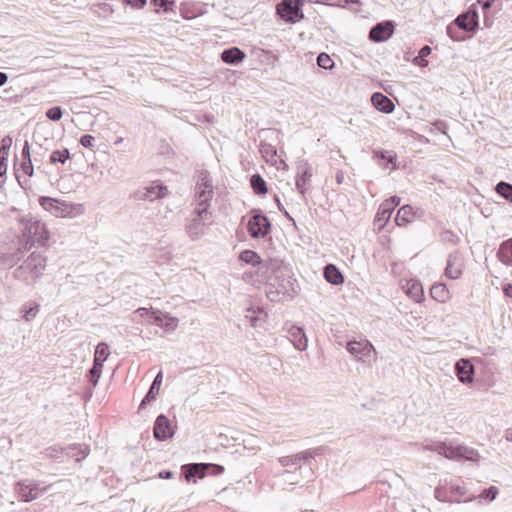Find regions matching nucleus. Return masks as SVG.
<instances>
[{
    "label": "nucleus",
    "instance_id": "53",
    "mask_svg": "<svg viewBox=\"0 0 512 512\" xmlns=\"http://www.w3.org/2000/svg\"><path fill=\"white\" fill-rule=\"evenodd\" d=\"M395 161H396V155L388 152L386 159H384L383 162H379V165L386 169L389 167V164H392L391 168L396 169L397 166L395 164Z\"/></svg>",
    "mask_w": 512,
    "mask_h": 512
},
{
    "label": "nucleus",
    "instance_id": "15",
    "mask_svg": "<svg viewBox=\"0 0 512 512\" xmlns=\"http://www.w3.org/2000/svg\"><path fill=\"white\" fill-rule=\"evenodd\" d=\"M15 492L18 498L24 502H30L39 497L38 485L29 480L18 482L15 486Z\"/></svg>",
    "mask_w": 512,
    "mask_h": 512
},
{
    "label": "nucleus",
    "instance_id": "35",
    "mask_svg": "<svg viewBox=\"0 0 512 512\" xmlns=\"http://www.w3.org/2000/svg\"><path fill=\"white\" fill-rule=\"evenodd\" d=\"M199 465H208V463L191 464L189 467V470L186 472V479L188 481H190L191 478H194V477L203 478L206 475H208V472H207L208 469H201Z\"/></svg>",
    "mask_w": 512,
    "mask_h": 512
},
{
    "label": "nucleus",
    "instance_id": "30",
    "mask_svg": "<svg viewBox=\"0 0 512 512\" xmlns=\"http://www.w3.org/2000/svg\"><path fill=\"white\" fill-rule=\"evenodd\" d=\"M15 170V175L19 184L21 185V187L25 188L27 185V181L22 180V175L19 173V171L21 170L24 176L31 177L34 171L31 159L22 160V162L20 163V168H15Z\"/></svg>",
    "mask_w": 512,
    "mask_h": 512
},
{
    "label": "nucleus",
    "instance_id": "36",
    "mask_svg": "<svg viewBox=\"0 0 512 512\" xmlns=\"http://www.w3.org/2000/svg\"><path fill=\"white\" fill-rule=\"evenodd\" d=\"M85 205L82 203H66V218H76L85 213Z\"/></svg>",
    "mask_w": 512,
    "mask_h": 512
},
{
    "label": "nucleus",
    "instance_id": "1",
    "mask_svg": "<svg viewBox=\"0 0 512 512\" xmlns=\"http://www.w3.org/2000/svg\"><path fill=\"white\" fill-rule=\"evenodd\" d=\"M268 269L271 274L266 284V295L272 302H281L292 299L296 294V280L292 277L291 270L281 261H271Z\"/></svg>",
    "mask_w": 512,
    "mask_h": 512
},
{
    "label": "nucleus",
    "instance_id": "52",
    "mask_svg": "<svg viewBox=\"0 0 512 512\" xmlns=\"http://www.w3.org/2000/svg\"><path fill=\"white\" fill-rule=\"evenodd\" d=\"M151 2L155 6L162 8L164 11L171 10L174 5V0H151Z\"/></svg>",
    "mask_w": 512,
    "mask_h": 512
},
{
    "label": "nucleus",
    "instance_id": "49",
    "mask_svg": "<svg viewBox=\"0 0 512 512\" xmlns=\"http://www.w3.org/2000/svg\"><path fill=\"white\" fill-rule=\"evenodd\" d=\"M69 69H71V71H69V72L66 71V77L81 78L82 76L86 75V73L82 69L75 68L74 66L70 65L69 63H66V70H69Z\"/></svg>",
    "mask_w": 512,
    "mask_h": 512
},
{
    "label": "nucleus",
    "instance_id": "61",
    "mask_svg": "<svg viewBox=\"0 0 512 512\" xmlns=\"http://www.w3.org/2000/svg\"><path fill=\"white\" fill-rule=\"evenodd\" d=\"M22 160L31 159L30 157V146L28 141H25L24 146L22 148Z\"/></svg>",
    "mask_w": 512,
    "mask_h": 512
},
{
    "label": "nucleus",
    "instance_id": "40",
    "mask_svg": "<svg viewBox=\"0 0 512 512\" xmlns=\"http://www.w3.org/2000/svg\"><path fill=\"white\" fill-rule=\"evenodd\" d=\"M103 365H97V363L93 362L92 368L88 371L87 377L89 381L96 386L101 377Z\"/></svg>",
    "mask_w": 512,
    "mask_h": 512
},
{
    "label": "nucleus",
    "instance_id": "46",
    "mask_svg": "<svg viewBox=\"0 0 512 512\" xmlns=\"http://www.w3.org/2000/svg\"><path fill=\"white\" fill-rule=\"evenodd\" d=\"M499 493V490L496 486H490L489 488L484 489L479 498L486 499L488 501H493Z\"/></svg>",
    "mask_w": 512,
    "mask_h": 512
},
{
    "label": "nucleus",
    "instance_id": "33",
    "mask_svg": "<svg viewBox=\"0 0 512 512\" xmlns=\"http://www.w3.org/2000/svg\"><path fill=\"white\" fill-rule=\"evenodd\" d=\"M250 184L255 194L265 195L268 191L265 180L259 174H253L250 178Z\"/></svg>",
    "mask_w": 512,
    "mask_h": 512
},
{
    "label": "nucleus",
    "instance_id": "8",
    "mask_svg": "<svg viewBox=\"0 0 512 512\" xmlns=\"http://www.w3.org/2000/svg\"><path fill=\"white\" fill-rule=\"evenodd\" d=\"M346 349L350 354L364 363H370L372 360H375L376 351L374 346L366 339L349 341L346 345Z\"/></svg>",
    "mask_w": 512,
    "mask_h": 512
},
{
    "label": "nucleus",
    "instance_id": "28",
    "mask_svg": "<svg viewBox=\"0 0 512 512\" xmlns=\"http://www.w3.org/2000/svg\"><path fill=\"white\" fill-rule=\"evenodd\" d=\"M498 259L505 265H512V238L502 242L497 251Z\"/></svg>",
    "mask_w": 512,
    "mask_h": 512
},
{
    "label": "nucleus",
    "instance_id": "21",
    "mask_svg": "<svg viewBox=\"0 0 512 512\" xmlns=\"http://www.w3.org/2000/svg\"><path fill=\"white\" fill-rule=\"evenodd\" d=\"M462 274V258L458 252L450 254L445 268V275L450 279H458Z\"/></svg>",
    "mask_w": 512,
    "mask_h": 512
},
{
    "label": "nucleus",
    "instance_id": "24",
    "mask_svg": "<svg viewBox=\"0 0 512 512\" xmlns=\"http://www.w3.org/2000/svg\"><path fill=\"white\" fill-rule=\"evenodd\" d=\"M246 57V54L244 51H242L238 47H231L228 49H225L221 53V59L224 63L230 64V65H237L241 63Z\"/></svg>",
    "mask_w": 512,
    "mask_h": 512
},
{
    "label": "nucleus",
    "instance_id": "34",
    "mask_svg": "<svg viewBox=\"0 0 512 512\" xmlns=\"http://www.w3.org/2000/svg\"><path fill=\"white\" fill-rule=\"evenodd\" d=\"M110 352L108 349V346L104 342H100L95 349L94 353V363H97V365H103V363L107 360Z\"/></svg>",
    "mask_w": 512,
    "mask_h": 512
},
{
    "label": "nucleus",
    "instance_id": "16",
    "mask_svg": "<svg viewBox=\"0 0 512 512\" xmlns=\"http://www.w3.org/2000/svg\"><path fill=\"white\" fill-rule=\"evenodd\" d=\"M453 23L465 32H474L478 28V13L475 9H469L458 15Z\"/></svg>",
    "mask_w": 512,
    "mask_h": 512
},
{
    "label": "nucleus",
    "instance_id": "55",
    "mask_svg": "<svg viewBox=\"0 0 512 512\" xmlns=\"http://www.w3.org/2000/svg\"><path fill=\"white\" fill-rule=\"evenodd\" d=\"M6 171H7V159L2 157V158H0V188L5 184Z\"/></svg>",
    "mask_w": 512,
    "mask_h": 512
},
{
    "label": "nucleus",
    "instance_id": "19",
    "mask_svg": "<svg viewBox=\"0 0 512 512\" xmlns=\"http://www.w3.org/2000/svg\"><path fill=\"white\" fill-rule=\"evenodd\" d=\"M39 204L51 215L60 218L64 217V203L59 199L41 196L39 198Z\"/></svg>",
    "mask_w": 512,
    "mask_h": 512
},
{
    "label": "nucleus",
    "instance_id": "7",
    "mask_svg": "<svg viewBox=\"0 0 512 512\" xmlns=\"http://www.w3.org/2000/svg\"><path fill=\"white\" fill-rule=\"evenodd\" d=\"M304 0H282L277 4L279 17L288 23H297L304 18L302 7Z\"/></svg>",
    "mask_w": 512,
    "mask_h": 512
},
{
    "label": "nucleus",
    "instance_id": "64",
    "mask_svg": "<svg viewBox=\"0 0 512 512\" xmlns=\"http://www.w3.org/2000/svg\"><path fill=\"white\" fill-rule=\"evenodd\" d=\"M478 2L481 4L484 10H487L492 6L494 0H478Z\"/></svg>",
    "mask_w": 512,
    "mask_h": 512
},
{
    "label": "nucleus",
    "instance_id": "29",
    "mask_svg": "<svg viewBox=\"0 0 512 512\" xmlns=\"http://www.w3.org/2000/svg\"><path fill=\"white\" fill-rule=\"evenodd\" d=\"M430 295L433 299L440 303H445L449 300L450 294L445 284H434L430 289Z\"/></svg>",
    "mask_w": 512,
    "mask_h": 512
},
{
    "label": "nucleus",
    "instance_id": "4",
    "mask_svg": "<svg viewBox=\"0 0 512 512\" xmlns=\"http://www.w3.org/2000/svg\"><path fill=\"white\" fill-rule=\"evenodd\" d=\"M45 268V258L38 253H31L30 256L14 271V277L18 280L29 283L38 278Z\"/></svg>",
    "mask_w": 512,
    "mask_h": 512
},
{
    "label": "nucleus",
    "instance_id": "23",
    "mask_svg": "<svg viewBox=\"0 0 512 512\" xmlns=\"http://www.w3.org/2000/svg\"><path fill=\"white\" fill-rule=\"evenodd\" d=\"M373 106L380 112L389 114L395 109L392 100L381 92H375L371 96Z\"/></svg>",
    "mask_w": 512,
    "mask_h": 512
},
{
    "label": "nucleus",
    "instance_id": "31",
    "mask_svg": "<svg viewBox=\"0 0 512 512\" xmlns=\"http://www.w3.org/2000/svg\"><path fill=\"white\" fill-rule=\"evenodd\" d=\"M412 218L413 208L410 205H404L398 210L395 222L398 226H405L412 221Z\"/></svg>",
    "mask_w": 512,
    "mask_h": 512
},
{
    "label": "nucleus",
    "instance_id": "26",
    "mask_svg": "<svg viewBox=\"0 0 512 512\" xmlns=\"http://www.w3.org/2000/svg\"><path fill=\"white\" fill-rule=\"evenodd\" d=\"M324 278L332 285H340L344 282V277L334 264H327L324 268Z\"/></svg>",
    "mask_w": 512,
    "mask_h": 512
},
{
    "label": "nucleus",
    "instance_id": "9",
    "mask_svg": "<svg viewBox=\"0 0 512 512\" xmlns=\"http://www.w3.org/2000/svg\"><path fill=\"white\" fill-rule=\"evenodd\" d=\"M137 312L142 316H146V320L164 328L166 331H173L177 328L179 320L176 317H171L168 314H163L160 311H151L147 308H139Z\"/></svg>",
    "mask_w": 512,
    "mask_h": 512
},
{
    "label": "nucleus",
    "instance_id": "58",
    "mask_svg": "<svg viewBox=\"0 0 512 512\" xmlns=\"http://www.w3.org/2000/svg\"><path fill=\"white\" fill-rule=\"evenodd\" d=\"M383 203L394 211V209L400 204V198L398 196H392Z\"/></svg>",
    "mask_w": 512,
    "mask_h": 512
},
{
    "label": "nucleus",
    "instance_id": "57",
    "mask_svg": "<svg viewBox=\"0 0 512 512\" xmlns=\"http://www.w3.org/2000/svg\"><path fill=\"white\" fill-rule=\"evenodd\" d=\"M124 2L133 8L142 9L146 5L147 0H124Z\"/></svg>",
    "mask_w": 512,
    "mask_h": 512
},
{
    "label": "nucleus",
    "instance_id": "27",
    "mask_svg": "<svg viewBox=\"0 0 512 512\" xmlns=\"http://www.w3.org/2000/svg\"><path fill=\"white\" fill-rule=\"evenodd\" d=\"M407 295L416 303H420L424 298L423 287L416 280H409L406 284Z\"/></svg>",
    "mask_w": 512,
    "mask_h": 512
},
{
    "label": "nucleus",
    "instance_id": "20",
    "mask_svg": "<svg viewBox=\"0 0 512 512\" xmlns=\"http://www.w3.org/2000/svg\"><path fill=\"white\" fill-rule=\"evenodd\" d=\"M90 453V447L87 444L66 443V458L73 459L79 463Z\"/></svg>",
    "mask_w": 512,
    "mask_h": 512
},
{
    "label": "nucleus",
    "instance_id": "60",
    "mask_svg": "<svg viewBox=\"0 0 512 512\" xmlns=\"http://www.w3.org/2000/svg\"><path fill=\"white\" fill-rule=\"evenodd\" d=\"M388 152L382 151V150H375L373 152V158L379 163L384 161L386 159Z\"/></svg>",
    "mask_w": 512,
    "mask_h": 512
},
{
    "label": "nucleus",
    "instance_id": "5",
    "mask_svg": "<svg viewBox=\"0 0 512 512\" xmlns=\"http://www.w3.org/2000/svg\"><path fill=\"white\" fill-rule=\"evenodd\" d=\"M211 223V213L205 208L194 209L191 215L186 219L185 232L192 240H197L205 234L206 226Z\"/></svg>",
    "mask_w": 512,
    "mask_h": 512
},
{
    "label": "nucleus",
    "instance_id": "2",
    "mask_svg": "<svg viewBox=\"0 0 512 512\" xmlns=\"http://www.w3.org/2000/svg\"><path fill=\"white\" fill-rule=\"evenodd\" d=\"M19 229L21 231L20 241L26 250L34 245L43 246L49 239L45 225L31 215L19 218Z\"/></svg>",
    "mask_w": 512,
    "mask_h": 512
},
{
    "label": "nucleus",
    "instance_id": "48",
    "mask_svg": "<svg viewBox=\"0 0 512 512\" xmlns=\"http://www.w3.org/2000/svg\"><path fill=\"white\" fill-rule=\"evenodd\" d=\"M201 469H208V475H220L224 472V467L219 464L208 463V465H199Z\"/></svg>",
    "mask_w": 512,
    "mask_h": 512
},
{
    "label": "nucleus",
    "instance_id": "11",
    "mask_svg": "<svg viewBox=\"0 0 512 512\" xmlns=\"http://www.w3.org/2000/svg\"><path fill=\"white\" fill-rule=\"evenodd\" d=\"M168 189L162 183H152L150 185L137 189L132 197L137 201H150L153 202L161 199L167 195Z\"/></svg>",
    "mask_w": 512,
    "mask_h": 512
},
{
    "label": "nucleus",
    "instance_id": "22",
    "mask_svg": "<svg viewBox=\"0 0 512 512\" xmlns=\"http://www.w3.org/2000/svg\"><path fill=\"white\" fill-rule=\"evenodd\" d=\"M288 338L294 345V347L299 351L306 350L308 346V340L305 335V332L301 327L291 326L288 329Z\"/></svg>",
    "mask_w": 512,
    "mask_h": 512
},
{
    "label": "nucleus",
    "instance_id": "17",
    "mask_svg": "<svg viewBox=\"0 0 512 512\" xmlns=\"http://www.w3.org/2000/svg\"><path fill=\"white\" fill-rule=\"evenodd\" d=\"M312 177L311 167L305 160H300L297 163V177L296 188L300 194L304 195L306 191V184Z\"/></svg>",
    "mask_w": 512,
    "mask_h": 512
},
{
    "label": "nucleus",
    "instance_id": "54",
    "mask_svg": "<svg viewBox=\"0 0 512 512\" xmlns=\"http://www.w3.org/2000/svg\"><path fill=\"white\" fill-rule=\"evenodd\" d=\"M441 237H442V240L445 241V242H450L452 244H456L459 240L458 236L450 231V230H446L444 231L442 234H441Z\"/></svg>",
    "mask_w": 512,
    "mask_h": 512
},
{
    "label": "nucleus",
    "instance_id": "14",
    "mask_svg": "<svg viewBox=\"0 0 512 512\" xmlns=\"http://www.w3.org/2000/svg\"><path fill=\"white\" fill-rule=\"evenodd\" d=\"M153 433L155 439L165 441L174 436L175 430L172 428L169 419L164 414H160L154 422Z\"/></svg>",
    "mask_w": 512,
    "mask_h": 512
},
{
    "label": "nucleus",
    "instance_id": "39",
    "mask_svg": "<svg viewBox=\"0 0 512 512\" xmlns=\"http://www.w3.org/2000/svg\"><path fill=\"white\" fill-rule=\"evenodd\" d=\"M496 192L506 200L512 201V184L501 181L496 185Z\"/></svg>",
    "mask_w": 512,
    "mask_h": 512
},
{
    "label": "nucleus",
    "instance_id": "25",
    "mask_svg": "<svg viewBox=\"0 0 512 512\" xmlns=\"http://www.w3.org/2000/svg\"><path fill=\"white\" fill-rule=\"evenodd\" d=\"M162 379H163V373H162V371H159L158 374L156 375V377L154 378L148 392L142 399L140 406H139L140 409L145 408V406L148 403H150L151 401L156 399V395L158 394V391L162 384Z\"/></svg>",
    "mask_w": 512,
    "mask_h": 512
},
{
    "label": "nucleus",
    "instance_id": "51",
    "mask_svg": "<svg viewBox=\"0 0 512 512\" xmlns=\"http://www.w3.org/2000/svg\"><path fill=\"white\" fill-rule=\"evenodd\" d=\"M278 462L280 463L281 466H284V467L298 465L296 455L280 457L278 459Z\"/></svg>",
    "mask_w": 512,
    "mask_h": 512
},
{
    "label": "nucleus",
    "instance_id": "32",
    "mask_svg": "<svg viewBox=\"0 0 512 512\" xmlns=\"http://www.w3.org/2000/svg\"><path fill=\"white\" fill-rule=\"evenodd\" d=\"M393 210L382 203L375 216V223L379 225V228H382L391 218Z\"/></svg>",
    "mask_w": 512,
    "mask_h": 512
},
{
    "label": "nucleus",
    "instance_id": "13",
    "mask_svg": "<svg viewBox=\"0 0 512 512\" xmlns=\"http://www.w3.org/2000/svg\"><path fill=\"white\" fill-rule=\"evenodd\" d=\"M393 21H382L374 25L369 32V38L373 42H384L388 40L394 33Z\"/></svg>",
    "mask_w": 512,
    "mask_h": 512
},
{
    "label": "nucleus",
    "instance_id": "50",
    "mask_svg": "<svg viewBox=\"0 0 512 512\" xmlns=\"http://www.w3.org/2000/svg\"><path fill=\"white\" fill-rule=\"evenodd\" d=\"M62 115H63V111H62V108L59 106L52 107V108L48 109V111L46 112V116L50 120H59V119H61Z\"/></svg>",
    "mask_w": 512,
    "mask_h": 512
},
{
    "label": "nucleus",
    "instance_id": "41",
    "mask_svg": "<svg viewBox=\"0 0 512 512\" xmlns=\"http://www.w3.org/2000/svg\"><path fill=\"white\" fill-rule=\"evenodd\" d=\"M431 48L428 45L423 46L419 52L418 56L415 57L414 62L420 66H427L428 62L425 60L431 54Z\"/></svg>",
    "mask_w": 512,
    "mask_h": 512
},
{
    "label": "nucleus",
    "instance_id": "63",
    "mask_svg": "<svg viewBox=\"0 0 512 512\" xmlns=\"http://www.w3.org/2000/svg\"><path fill=\"white\" fill-rule=\"evenodd\" d=\"M503 293L506 297L512 298V284H506L503 287Z\"/></svg>",
    "mask_w": 512,
    "mask_h": 512
},
{
    "label": "nucleus",
    "instance_id": "62",
    "mask_svg": "<svg viewBox=\"0 0 512 512\" xmlns=\"http://www.w3.org/2000/svg\"><path fill=\"white\" fill-rule=\"evenodd\" d=\"M98 7L101 11H103V13H106V14H111L114 11L112 6L108 3H100V4H98Z\"/></svg>",
    "mask_w": 512,
    "mask_h": 512
},
{
    "label": "nucleus",
    "instance_id": "42",
    "mask_svg": "<svg viewBox=\"0 0 512 512\" xmlns=\"http://www.w3.org/2000/svg\"><path fill=\"white\" fill-rule=\"evenodd\" d=\"M317 64L319 67H321L325 70H330L334 67L333 60L326 53L319 54V56L317 57Z\"/></svg>",
    "mask_w": 512,
    "mask_h": 512
},
{
    "label": "nucleus",
    "instance_id": "56",
    "mask_svg": "<svg viewBox=\"0 0 512 512\" xmlns=\"http://www.w3.org/2000/svg\"><path fill=\"white\" fill-rule=\"evenodd\" d=\"M50 162L53 164L57 162L64 164V153L61 152L60 150L52 152V154L50 155Z\"/></svg>",
    "mask_w": 512,
    "mask_h": 512
},
{
    "label": "nucleus",
    "instance_id": "10",
    "mask_svg": "<svg viewBox=\"0 0 512 512\" xmlns=\"http://www.w3.org/2000/svg\"><path fill=\"white\" fill-rule=\"evenodd\" d=\"M465 494V487L458 484H451L449 488L438 485L434 489V497L440 502L461 503V497Z\"/></svg>",
    "mask_w": 512,
    "mask_h": 512
},
{
    "label": "nucleus",
    "instance_id": "43",
    "mask_svg": "<svg viewBox=\"0 0 512 512\" xmlns=\"http://www.w3.org/2000/svg\"><path fill=\"white\" fill-rule=\"evenodd\" d=\"M461 30L455 23H451L447 26L446 32L447 35L453 40V41H462L464 40V37L459 32Z\"/></svg>",
    "mask_w": 512,
    "mask_h": 512
},
{
    "label": "nucleus",
    "instance_id": "59",
    "mask_svg": "<svg viewBox=\"0 0 512 512\" xmlns=\"http://www.w3.org/2000/svg\"><path fill=\"white\" fill-rule=\"evenodd\" d=\"M93 141H94V137L89 134L83 135L80 139V143L84 147H91Z\"/></svg>",
    "mask_w": 512,
    "mask_h": 512
},
{
    "label": "nucleus",
    "instance_id": "37",
    "mask_svg": "<svg viewBox=\"0 0 512 512\" xmlns=\"http://www.w3.org/2000/svg\"><path fill=\"white\" fill-rule=\"evenodd\" d=\"M239 259L246 264L256 266L261 263L260 256L252 250H244L240 253Z\"/></svg>",
    "mask_w": 512,
    "mask_h": 512
},
{
    "label": "nucleus",
    "instance_id": "12",
    "mask_svg": "<svg viewBox=\"0 0 512 512\" xmlns=\"http://www.w3.org/2000/svg\"><path fill=\"white\" fill-rule=\"evenodd\" d=\"M247 229L252 238H262L270 232L271 224L266 216L255 214L250 218Z\"/></svg>",
    "mask_w": 512,
    "mask_h": 512
},
{
    "label": "nucleus",
    "instance_id": "6",
    "mask_svg": "<svg viewBox=\"0 0 512 512\" xmlns=\"http://www.w3.org/2000/svg\"><path fill=\"white\" fill-rule=\"evenodd\" d=\"M213 195L214 191L210 174L206 170L201 171L195 185V209L205 208L206 211H209Z\"/></svg>",
    "mask_w": 512,
    "mask_h": 512
},
{
    "label": "nucleus",
    "instance_id": "44",
    "mask_svg": "<svg viewBox=\"0 0 512 512\" xmlns=\"http://www.w3.org/2000/svg\"><path fill=\"white\" fill-rule=\"evenodd\" d=\"M320 451H321V448L309 449V450H305V451L300 452L295 455H296L297 461L299 463L300 461H307V460L313 458L315 455H318L320 453Z\"/></svg>",
    "mask_w": 512,
    "mask_h": 512
},
{
    "label": "nucleus",
    "instance_id": "3",
    "mask_svg": "<svg viewBox=\"0 0 512 512\" xmlns=\"http://www.w3.org/2000/svg\"><path fill=\"white\" fill-rule=\"evenodd\" d=\"M423 450L436 452L455 461L479 462L481 456L477 450L465 445H452L446 442H432L423 446Z\"/></svg>",
    "mask_w": 512,
    "mask_h": 512
},
{
    "label": "nucleus",
    "instance_id": "18",
    "mask_svg": "<svg viewBox=\"0 0 512 512\" xmlns=\"http://www.w3.org/2000/svg\"><path fill=\"white\" fill-rule=\"evenodd\" d=\"M455 372L459 381L467 384L473 381L475 368L468 359H460L455 364Z\"/></svg>",
    "mask_w": 512,
    "mask_h": 512
},
{
    "label": "nucleus",
    "instance_id": "47",
    "mask_svg": "<svg viewBox=\"0 0 512 512\" xmlns=\"http://www.w3.org/2000/svg\"><path fill=\"white\" fill-rule=\"evenodd\" d=\"M280 476L283 477L285 483L290 485H294L299 482V477L296 471L285 470L280 474Z\"/></svg>",
    "mask_w": 512,
    "mask_h": 512
},
{
    "label": "nucleus",
    "instance_id": "38",
    "mask_svg": "<svg viewBox=\"0 0 512 512\" xmlns=\"http://www.w3.org/2000/svg\"><path fill=\"white\" fill-rule=\"evenodd\" d=\"M21 312L23 313V318L25 319V321L30 322L36 318L39 312V305H24L21 308Z\"/></svg>",
    "mask_w": 512,
    "mask_h": 512
},
{
    "label": "nucleus",
    "instance_id": "45",
    "mask_svg": "<svg viewBox=\"0 0 512 512\" xmlns=\"http://www.w3.org/2000/svg\"><path fill=\"white\" fill-rule=\"evenodd\" d=\"M12 145V138L9 136L4 137L0 143V158L8 159L9 149Z\"/></svg>",
    "mask_w": 512,
    "mask_h": 512
}]
</instances>
